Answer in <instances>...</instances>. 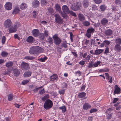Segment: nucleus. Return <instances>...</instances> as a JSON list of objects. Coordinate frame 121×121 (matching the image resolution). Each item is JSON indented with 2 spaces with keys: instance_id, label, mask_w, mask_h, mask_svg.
Segmentation results:
<instances>
[{
  "instance_id": "obj_1",
  "label": "nucleus",
  "mask_w": 121,
  "mask_h": 121,
  "mask_svg": "<svg viewBox=\"0 0 121 121\" xmlns=\"http://www.w3.org/2000/svg\"><path fill=\"white\" fill-rule=\"evenodd\" d=\"M62 9L63 13L65 14H70L71 15H76V14L71 11H69L68 7L66 5H63Z\"/></svg>"
},
{
  "instance_id": "obj_2",
  "label": "nucleus",
  "mask_w": 121,
  "mask_h": 121,
  "mask_svg": "<svg viewBox=\"0 0 121 121\" xmlns=\"http://www.w3.org/2000/svg\"><path fill=\"white\" fill-rule=\"evenodd\" d=\"M20 26L19 23L17 22L14 25L12 26L11 27L9 28L8 30L10 33H12L16 32L18 27Z\"/></svg>"
},
{
  "instance_id": "obj_3",
  "label": "nucleus",
  "mask_w": 121,
  "mask_h": 121,
  "mask_svg": "<svg viewBox=\"0 0 121 121\" xmlns=\"http://www.w3.org/2000/svg\"><path fill=\"white\" fill-rule=\"evenodd\" d=\"M52 102L49 99L47 100L44 104V108L46 109L50 108L52 107L53 105Z\"/></svg>"
},
{
  "instance_id": "obj_4",
  "label": "nucleus",
  "mask_w": 121,
  "mask_h": 121,
  "mask_svg": "<svg viewBox=\"0 0 121 121\" xmlns=\"http://www.w3.org/2000/svg\"><path fill=\"white\" fill-rule=\"evenodd\" d=\"M52 38L54 40V43L56 45H58L61 43V40L58 37L57 35L55 34L52 36Z\"/></svg>"
},
{
  "instance_id": "obj_5",
  "label": "nucleus",
  "mask_w": 121,
  "mask_h": 121,
  "mask_svg": "<svg viewBox=\"0 0 121 121\" xmlns=\"http://www.w3.org/2000/svg\"><path fill=\"white\" fill-rule=\"evenodd\" d=\"M81 7V4L80 2L77 3L76 5L72 4L71 6V9L75 11L77 10L80 9Z\"/></svg>"
},
{
  "instance_id": "obj_6",
  "label": "nucleus",
  "mask_w": 121,
  "mask_h": 121,
  "mask_svg": "<svg viewBox=\"0 0 121 121\" xmlns=\"http://www.w3.org/2000/svg\"><path fill=\"white\" fill-rule=\"evenodd\" d=\"M12 22L10 19H7L5 20L4 23V26L6 28H9L12 25Z\"/></svg>"
},
{
  "instance_id": "obj_7",
  "label": "nucleus",
  "mask_w": 121,
  "mask_h": 121,
  "mask_svg": "<svg viewBox=\"0 0 121 121\" xmlns=\"http://www.w3.org/2000/svg\"><path fill=\"white\" fill-rule=\"evenodd\" d=\"M82 57L84 58V60L86 62H88L91 57V55L86 52L82 55Z\"/></svg>"
},
{
  "instance_id": "obj_8",
  "label": "nucleus",
  "mask_w": 121,
  "mask_h": 121,
  "mask_svg": "<svg viewBox=\"0 0 121 121\" xmlns=\"http://www.w3.org/2000/svg\"><path fill=\"white\" fill-rule=\"evenodd\" d=\"M94 31V29L92 28L88 29L87 30V33L86 34V36L88 38H90L91 36V34Z\"/></svg>"
},
{
  "instance_id": "obj_9",
  "label": "nucleus",
  "mask_w": 121,
  "mask_h": 121,
  "mask_svg": "<svg viewBox=\"0 0 121 121\" xmlns=\"http://www.w3.org/2000/svg\"><path fill=\"white\" fill-rule=\"evenodd\" d=\"M29 65L25 62H22L21 65V68L22 69H28L29 68Z\"/></svg>"
},
{
  "instance_id": "obj_10",
  "label": "nucleus",
  "mask_w": 121,
  "mask_h": 121,
  "mask_svg": "<svg viewBox=\"0 0 121 121\" xmlns=\"http://www.w3.org/2000/svg\"><path fill=\"white\" fill-rule=\"evenodd\" d=\"M12 3L10 2H7L4 5V7L6 10H10L12 9Z\"/></svg>"
},
{
  "instance_id": "obj_11",
  "label": "nucleus",
  "mask_w": 121,
  "mask_h": 121,
  "mask_svg": "<svg viewBox=\"0 0 121 121\" xmlns=\"http://www.w3.org/2000/svg\"><path fill=\"white\" fill-rule=\"evenodd\" d=\"M55 22L59 24H62L63 22L62 19L59 16H55Z\"/></svg>"
},
{
  "instance_id": "obj_12",
  "label": "nucleus",
  "mask_w": 121,
  "mask_h": 121,
  "mask_svg": "<svg viewBox=\"0 0 121 121\" xmlns=\"http://www.w3.org/2000/svg\"><path fill=\"white\" fill-rule=\"evenodd\" d=\"M115 90L114 91V94H118L121 93V89L117 85H116L114 87Z\"/></svg>"
},
{
  "instance_id": "obj_13",
  "label": "nucleus",
  "mask_w": 121,
  "mask_h": 121,
  "mask_svg": "<svg viewBox=\"0 0 121 121\" xmlns=\"http://www.w3.org/2000/svg\"><path fill=\"white\" fill-rule=\"evenodd\" d=\"M37 46L33 47L31 48L29 52L30 53L35 54L37 53Z\"/></svg>"
},
{
  "instance_id": "obj_14",
  "label": "nucleus",
  "mask_w": 121,
  "mask_h": 121,
  "mask_svg": "<svg viewBox=\"0 0 121 121\" xmlns=\"http://www.w3.org/2000/svg\"><path fill=\"white\" fill-rule=\"evenodd\" d=\"M20 10L19 8L17 7H16L13 10L12 14L16 15L18 14L20 12Z\"/></svg>"
},
{
  "instance_id": "obj_15",
  "label": "nucleus",
  "mask_w": 121,
  "mask_h": 121,
  "mask_svg": "<svg viewBox=\"0 0 121 121\" xmlns=\"http://www.w3.org/2000/svg\"><path fill=\"white\" fill-rule=\"evenodd\" d=\"M39 2L38 0H34L32 3V6L34 7L37 8L39 6Z\"/></svg>"
},
{
  "instance_id": "obj_16",
  "label": "nucleus",
  "mask_w": 121,
  "mask_h": 121,
  "mask_svg": "<svg viewBox=\"0 0 121 121\" xmlns=\"http://www.w3.org/2000/svg\"><path fill=\"white\" fill-rule=\"evenodd\" d=\"M32 34L35 37L38 36L39 34V31L37 29H34L32 31Z\"/></svg>"
},
{
  "instance_id": "obj_17",
  "label": "nucleus",
  "mask_w": 121,
  "mask_h": 121,
  "mask_svg": "<svg viewBox=\"0 0 121 121\" xmlns=\"http://www.w3.org/2000/svg\"><path fill=\"white\" fill-rule=\"evenodd\" d=\"M54 8L57 11L59 12V13H60V14H62L61 8L59 5L58 4H56Z\"/></svg>"
},
{
  "instance_id": "obj_18",
  "label": "nucleus",
  "mask_w": 121,
  "mask_h": 121,
  "mask_svg": "<svg viewBox=\"0 0 121 121\" xmlns=\"http://www.w3.org/2000/svg\"><path fill=\"white\" fill-rule=\"evenodd\" d=\"M120 45L117 44L115 46L114 50L117 52H119L121 50V47Z\"/></svg>"
},
{
  "instance_id": "obj_19",
  "label": "nucleus",
  "mask_w": 121,
  "mask_h": 121,
  "mask_svg": "<svg viewBox=\"0 0 121 121\" xmlns=\"http://www.w3.org/2000/svg\"><path fill=\"white\" fill-rule=\"evenodd\" d=\"M20 9L22 10H24L27 7V5L26 4L24 3H22L20 5Z\"/></svg>"
},
{
  "instance_id": "obj_20",
  "label": "nucleus",
  "mask_w": 121,
  "mask_h": 121,
  "mask_svg": "<svg viewBox=\"0 0 121 121\" xmlns=\"http://www.w3.org/2000/svg\"><path fill=\"white\" fill-rule=\"evenodd\" d=\"M89 4V2L88 0H84L82 2V4L85 8L87 7Z\"/></svg>"
},
{
  "instance_id": "obj_21",
  "label": "nucleus",
  "mask_w": 121,
  "mask_h": 121,
  "mask_svg": "<svg viewBox=\"0 0 121 121\" xmlns=\"http://www.w3.org/2000/svg\"><path fill=\"white\" fill-rule=\"evenodd\" d=\"M13 72L14 75L15 76H18L20 74L19 70L16 68L13 69Z\"/></svg>"
},
{
  "instance_id": "obj_22",
  "label": "nucleus",
  "mask_w": 121,
  "mask_h": 121,
  "mask_svg": "<svg viewBox=\"0 0 121 121\" xmlns=\"http://www.w3.org/2000/svg\"><path fill=\"white\" fill-rule=\"evenodd\" d=\"M57 75L55 74H53L50 77V80L51 81H54L57 79Z\"/></svg>"
},
{
  "instance_id": "obj_23",
  "label": "nucleus",
  "mask_w": 121,
  "mask_h": 121,
  "mask_svg": "<svg viewBox=\"0 0 121 121\" xmlns=\"http://www.w3.org/2000/svg\"><path fill=\"white\" fill-rule=\"evenodd\" d=\"M36 53H40L43 52V48L39 46H37Z\"/></svg>"
},
{
  "instance_id": "obj_24",
  "label": "nucleus",
  "mask_w": 121,
  "mask_h": 121,
  "mask_svg": "<svg viewBox=\"0 0 121 121\" xmlns=\"http://www.w3.org/2000/svg\"><path fill=\"white\" fill-rule=\"evenodd\" d=\"M91 108V106L88 103H85L83 106V108L84 109L86 110Z\"/></svg>"
},
{
  "instance_id": "obj_25",
  "label": "nucleus",
  "mask_w": 121,
  "mask_h": 121,
  "mask_svg": "<svg viewBox=\"0 0 121 121\" xmlns=\"http://www.w3.org/2000/svg\"><path fill=\"white\" fill-rule=\"evenodd\" d=\"M35 40L34 39L32 36H29L26 39L27 42L29 43H32Z\"/></svg>"
},
{
  "instance_id": "obj_26",
  "label": "nucleus",
  "mask_w": 121,
  "mask_h": 121,
  "mask_svg": "<svg viewBox=\"0 0 121 121\" xmlns=\"http://www.w3.org/2000/svg\"><path fill=\"white\" fill-rule=\"evenodd\" d=\"M105 74L106 77V78L109 80V82L110 83H111L112 82V77L111 76L110 77L108 74L107 73H105Z\"/></svg>"
},
{
  "instance_id": "obj_27",
  "label": "nucleus",
  "mask_w": 121,
  "mask_h": 121,
  "mask_svg": "<svg viewBox=\"0 0 121 121\" xmlns=\"http://www.w3.org/2000/svg\"><path fill=\"white\" fill-rule=\"evenodd\" d=\"M103 51V49H97L95 50L94 53L95 55H99L102 53Z\"/></svg>"
},
{
  "instance_id": "obj_28",
  "label": "nucleus",
  "mask_w": 121,
  "mask_h": 121,
  "mask_svg": "<svg viewBox=\"0 0 121 121\" xmlns=\"http://www.w3.org/2000/svg\"><path fill=\"white\" fill-rule=\"evenodd\" d=\"M48 14L50 15L54 14V11L53 9L51 7H49L48 8Z\"/></svg>"
},
{
  "instance_id": "obj_29",
  "label": "nucleus",
  "mask_w": 121,
  "mask_h": 121,
  "mask_svg": "<svg viewBox=\"0 0 121 121\" xmlns=\"http://www.w3.org/2000/svg\"><path fill=\"white\" fill-rule=\"evenodd\" d=\"M105 33L107 36L111 35L112 33V31L110 30H106Z\"/></svg>"
},
{
  "instance_id": "obj_30",
  "label": "nucleus",
  "mask_w": 121,
  "mask_h": 121,
  "mask_svg": "<svg viewBox=\"0 0 121 121\" xmlns=\"http://www.w3.org/2000/svg\"><path fill=\"white\" fill-rule=\"evenodd\" d=\"M13 65V63L12 62L9 61L6 63V66L8 68H10Z\"/></svg>"
},
{
  "instance_id": "obj_31",
  "label": "nucleus",
  "mask_w": 121,
  "mask_h": 121,
  "mask_svg": "<svg viewBox=\"0 0 121 121\" xmlns=\"http://www.w3.org/2000/svg\"><path fill=\"white\" fill-rule=\"evenodd\" d=\"M108 22V21L107 19L104 18L101 20V22L103 25H105L107 24Z\"/></svg>"
},
{
  "instance_id": "obj_32",
  "label": "nucleus",
  "mask_w": 121,
  "mask_h": 121,
  "mask_svg": "<svg viewBox=\"0 0 121 121\" xmlns=\"http://www.w3.org/2000/svg\"><path fill=\"white\" fill-rule=\"evenodd\" d=\"M31 74L30 72H26L24 73V77H27L30 76Z\"/></svg>"
},
{
  "instance_id": "obj_33",
  "label": "nucleus",
  "mask_w": 121,
  "mask_h": 121,
  "mask_svg": "<svg viewBox=\"0 0 121 121\" xmlns=\"http://www.w3.org/2000/svg\"><path fill=\"white\" fill-rule=\"evenodd\" d=\"M59 108L62 110V112L64 113L66 111V108L65 106H62L61 107H60Z\"/></svg>"
},
{
  "instance_id": "obj_34",
  "label": "nucleus",
  "mask_w": 121,
  "mask_h": 121,
  "mask_svg": "<svg viewBox=\"0 0 121 121\" xmlns=\"http://www.w3.org/2000/svg\"><path fill=\"white\" fill-rule=\"evenodd\" d=\"M99 8L101 11H104L106 9V6L104 4H103L100 6Z\"/></svg>"
},
{
  "instance_id": "obj_35",
  "label": "nucleus",
  "mask_w": 121,
  "mask_h": 121,
  "mask_svg": "<svg viewBox=\"0 0 121 121\" xmlns=\"http://www.w3.org/2000/svg\"><path fill=\"white\" fill-rule=\"evenodd\" d=\"M24 59L27 60H32L35 59V57L30 56H27L24 58Z\"/></svg>"
},
{
  "instance_id": "obj_36",
  "label": "nucleus",
  "mask_w": 121,
  "mask_h": 121,
  "mask_svg": "<svg viewBox=\"0 0 121 121\" xmlns=\"http://www.w3.org/2000/svg\"><path fill=\"white\" fill-rule=\"evenodd\" d=\"M115 42L117 44H118L121 45V39L119 38L116 39L115 41Z\"/></svg>"
},
{
  "instance_id": "obj_37",
  "label": "nucleus",
  "mask_w": 121,
  "mask_h": 121,
  "mask_svg": "<svg viewBox=\"0 0 121 121\" xmlns=\"http://www.w3.org/2000/svg\"><path fill=\"white\" fill-rule=\"evenodd\" d=\"M47 59V57L46 56H44L43 58L39 59H38V60L39 61L41 62H44Z\"/></svg>"
},
{
  "instance_id": "obj_38",
  "label": "nucleus",
  "mask_w": 121,
  "mask_h": 121,
  "mask_svg": "<svg viewBox=\"0 0 121 121\" xmlns=\"http://www.w3.org/2000/svg\"><path fill=\"white\" fill-rule=\"evenodd\" d=\"M101 62L99 61H97L94 63V67H96L100 66Z\"/></svg>"
},
{
  "instance_id": "obj_39",
  "label": "nucleus",
  "mask_w": 121,
  "mask_h": 121,
  "mask_svg": "<svg viewBox=\"0 0 121 121\" xmlns=\"http://www.w3.org/2000/svg\"><path fill=\"white\" fill-rule=\"evenodd\" d=\"M86 95V94L84 92H82L78 95V96L80 98H82L84 97Z\"/></svg>"
},
{
  "instance_id": "obj_40",
  "label": "nucleus",
  "mask_w": 121,
  "mask_h": 121,
  "mask_svg": "<svg viewBox=\"0 0 121 121\" xmlns=\"http://www.w3.org/2000/svg\"><path fill=\"white\" fill-rule=\"evenodd\" d=\"M13 95L12 94H10L8 96V99L9 101H11L13 99Z\"/></svg>"
},
{
  "instance_id": "obj_41",
  "label": "nucleus",
  "mask_w": 121,
  "mask_h": 121,
  "mask_svg": "<svg viewBox=\"0 0 121 121\" xmlns=\"http://www.w3.org/2000/svg\"><path fill=\"white\" fill-rule=\"evenodd\" d=\"M105 43V47L109 45L110 43V42L109 41L105 40L104 41Z\"/></svg>"
},
{
  "instance_id": "obj_42",
  "label": "nucleus",
  "mask_w": 121,
  "mask_h": 121,
  "mask_svg": "<svg viewBox=\"0 0 121 121\" xmlns=\"http://www.w3.org/2000/svg\"><path fill=\"white\" fill-rule=\"evenodd\" d=\"M8 54V53L7 52H3L1 54V56L2 57H5L7 56Z\"/></svg>"
},
{
  "instance_id": "obj_43",
  "label": "nucleus",
  "mask_w": 121,
  "mask_h": 121,
  "mask_svg": "<svg viewBox=\"0 0 121 121\" xmlns=\"http://www.w3.org/2000/svg\"><path fill=\"white\" fill-rule=\"evenodd\" d=\"M95 3L96 4H99L101 3L102 2V0H94Z\"/></svg>"
},
{
  "instance_id": "obj_44",
  "label": "nucleus",
  "mask_w": 121,
  "mask_h": 121,
  "mask_svg": "<svg viewBox=\"0 0 121 121\" xmlns=\"http://www.w3.org/2000/svg\"><path fill=\"white\" fill-rule=\"evenodd\" d=\"M75 74L76 76H79L82 73L81 72L79 71H78L76 72H75Z\"/></svg>"
},
{
  "instance_id": "obj_45",
  "label": "nucleus",
  "mask_w": 121,
  "mask_h": 121,
  "mask_svg": "<svg viewBox=\"0 0 121 121\" xmlns=\"http://www.w3.org/2000/svg\"><path fill=\"white\" fill-rule=\"evenodd\" d=\"M99 71L101 72H108L109 70L108 68H105L100 69Z\"/></svg>"
},
{
  "instance_id": "obj_46",
  "label": "nucleus",
  "mask_w": 121,
  "mask_h": 121,
  "mask_svg": "<svg viewBox=\"0 0 121 121\" xmlns=\"http://www.w3.org/2000/svg\"><path fill=\"white\" fill-rule=\"evenodd\" d=\"M79 20L81 21H83L85 19L83 16H79Z\"/></svg>"
},
{
  "instance_id": "obj_47",
  "label": "nucleus",
  "mask_w": 121,
  "mask_h": 121,
  "mask_svg": "<svg viewBox=\"0 0 121 121\" xmlns=\"http://www.w3.org/2000/svg\"><path fill=\"white\" fill-rule=\"evenodd\" d=\"M41 3L42 5L43 6L46 4V0H41Z\"/></svg>"
},
{
  "instance_id": "obj_48",
  "label": "nucleus",
  "mask_w": 121,
  "mask_h": 121,
  "mask_svg": "<svg viewBox=\"0 0 121 121\" xmlns=\"http://www.w3.org/2000/svg\"><path fill=\"white\" fill-rule=\"evenodd\" d=\"M29 82V80H24L22 81V83L23 85H24L26 84L27 83H28Z\"/></svg>"
},
{
  "instance_id": "obj_49",
  "label": "nucleus",
  "mask_w": 121,
  "mask_h": 121,
  "mask_svg": "<svg viewBox=\"0 0 121 121\" xmlns=\"http://www.w3.org/2000/svg\"><path fill=\"white\" fill-rule=\"evenodd\" d=\"M48 41L50 44H52L53 43V40L51 37H49L48 39Z\"/></svg>"
},
{
  "instance_id": "obj_50",
  "label": "nucleus",
  "mask_w": 121,
  "mask_h": 121,
  "mask_svg": "<svg viewBox=\"0 0 121 121\" xmlns=\"http://www.w3.org/2000/svg\"><path fill=\"white\" fill-rule=\"evenodd\" d=\"M40 38L41 40H43L44 39V36L43 33H41L40 34Z\"/></svg>"
},
{
  "instance_id": "obj_51",
  "label": "nucleus",
  "mask_w": 121,
  "mask_h": 121,
  "mask_svg": "<svg viewBox=\"0 0 121 121\" xmlns=\"http://www.w3.org/2000/svg\"><path fill=\"white\" fill-rule=\"evenodd\" d=\"M61 85L62 87L63 88H66L67 86V84L65 83H63Z\"/></svg>"
},
{
  "instance_id": "obj_52",
  "label": "nucleus",
  "mask_w": 121,
  "mask_h": 121,
  "mask_svg": "<svg viewBox=\"0 0 121 121\" xmlns=\"http://www.w3.org/2000/svg\"><path fill=\"white\" fill-rule=\"evenodd\" d=\"M83 24L85 26H88L89 25L90 23L87 21H86L83 23Z\"/></svg>"
},
{
  "instance_id": "obj_53",
  "label": "nucleus",
  "mask_w": 121,
  "mask_h": 121,
  "mask_svg": "<svg viewBox=\"0 0 121 121\" xmlns=\"http://www.w3.org/2000/svg\"><path fill=\"white\" fill-rule=\"evenodd\" d=\"M97 110L96 109L93 108L90 110V113H92L93 112H95Z\"/></svg>"
},
{
  "instance_id": "obj_54",
  "label": "nucleus",
  "mask_w": 121,
  "mask_h": 121,
  "mask_svg": "<svg viewBox=\"0 0 121 121\" xmlns=\"http://www.w3.org/2000/svg\"><path fill=\"white\" fill-rule=\"evenodd\" d=\"M59 93L60 94H63L64 93L65 90H59Z\"/></svg>"
},
{
  "instance_id": "obj_55",
  "label": "nucleus",
  "mask_w": 121,
  "mask_h": 121,
  "mask_svg": "<svg viewBox=\"0 0 121 121\" xmlns=\"http://www.w3.org/2000/svg\"><path fill=\"white\" fill-rule=\"evenodd\" d=\"M49 95H46L44 96L42 98V99L43 100H45L46 99H48L49 98Z\"/></svg>"
},
{
  "instance_id": "obj_56",
  "label": "nucleus",
  "mask_w": 121,
  "mask_h": 121,
  "mask_svg": "<svg viewBox=\"0 0 121 121\" xmlns=\"http://www.w3.org/2000/svg\"><path fill=\"white\" fill-rule=\"evenodd\" d=\"M88 67L89 68H91L92 67H94V64L93 63V62H91L89 63Z\"/></svg>"
},
{
  "instance_id": "obj_57",
  "label": "nucleus",
  "mask_w": 121,
  "mask_h": 121,
  "mask_svg": "<svg viewBox=\"0 0 121 121\" xmlns=\"http://www.w3.org/2000/svg\"><path fill=\"white\" fill-rule=\"evenodd\" d=\"M6 40V38L5 36H3L2 38V43H5Z\"/></svg>"
},
{
  "instance_id": "obj_58",
  "label": "nucleus",
  "mask_w": 121,
  "mask_h": 121,
  "mask_svg": "<svg viewBox=\"0 0 121 121\" xmlns=\"http://www.w3.org/2000/svg\"><path fill=\"white\" fill-rule=\"evenodd\" d=\"M14 38L15 39H17L18 40L20 39V38L18 35L17 34H16L14 35Z\"/></svg>"
},
{
  "instance_id": "obj_59",
  "label": "nucleus",
  "mask_w": 121,
  "mask_h": 121,
  "mask_svg": "<svg viewBox=\"0 0 121 121\" xmlns=\"http://www.w3.org/2000/svg\"><path fill=\"white\" fill-rule=\"evenodd\" d=\"M115 2L117 4L120 5L121 3V1L120 0H116Z\"/></svg>"
},
{
  "instance_id": "obj_60",
  "label": "nucleus",
  "mask_w": 121,
  "mask_h": 121,
  "mask_svg": "<svg viewBox=\"0 0 121 121\" xmlns=\"http://www.w3.org/2000/svg\"><path fill=\"white\" fill-rule=\"evenodd\" d=\"M44 34L46 37H47L48 36V31L45 30L44 32Z\"/></svg>"
},
{
  "instance_id": "obj_61",
  "label": "nucleus",
  "mask_w": 121,
  "mask_h": 121,
  "mask_svg": "<svg viewBox=\"0 0 121 121\" xmlns=\"http://www.w3.org/2000/svg\"><path fill=\"white\" fill-rule=\"evenodd\" d=\"M79 64L81 65H83L85 64V61L83 60H81L79 62Z\"/></svg>"
},
{
  "instance_id": "obj_62",
  "label": "nucleus",
  "mask_w": 121,
  "mask_h": 121,
  "mask_svg": "<svg viewBox=\"0 0 121 121\" xmlns=\"http://www.w3.org/2000/svg\"><path fill=\"white\" fill-rule=\"evenodd\" d=\"M99 76L101 77V79L103 80H104L105 79V78L104 75H100Z\"/></svg>"
},
{
  "instance_id": "obj_63",
  "label": "nucleus",
  "mask_w": 121,
  "mask_h": 121,
  "mask_svg": "<svg viewBox=\"0 0 121 121\" xmlns=\"http://www.w3.org/2000/svg\"><path fill=\"white\" fill-rule=\"evenodd\" d=\"M118 100V98H114L113 101V103H115Z\"/></svg>"
},
{
  "instance_id": "obj_64",
  "label": "nucleus",
  "mask_w": 121,
  "mask_h": 121,
  "mask_svg": "<svg viewBox=\"0 0 121 121\" xmlns=\"http://www.w3.org/2000/svg\"><path fill=\"white\" fill-rule=\"evenodd\" d=\"M15 106L17 108H19L21 106L20 105L17 104H14Z\"/></svg>"
}]
</instances>
